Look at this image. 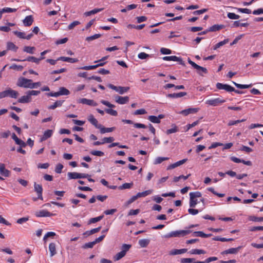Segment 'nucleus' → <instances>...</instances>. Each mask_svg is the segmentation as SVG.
Returning a JSON list of instances; mask_svg holds the SVG:
<instances>
[{
    "label": "nucleus",
    "mask_w": 263,
    "mask_h": 263,
    "mask_svg": "<svg viewBox=\"0 0 263 263\" xmlns=\"http://www.w3.org/2000/svg\"><path fill=\"white\" fill-rule=\"evenodd\" d=\"M192 232L191 230H179L172 231L167 234H166L164 237L165 238H168L171 237H180L185 236L187 234H189Z\"/></svg>",
    "instance_id": "f257e3e1"
},
{
    "label": "nucleus",
    "mask_w": 263,
    "mask_h": 263,
    "mask_svg": "<svg viewBox=\"0 0 263 263\" xmlns=\"http://www.w3.org/2000/svg\"><path fill=\"white\" fill-rule=\"evenodd\" d=\"M31 82L32 80L31 79L21 77L18 79L16 85L20 87L30 88Z\"/></svg>",
    "instance_id": "f03ea898"
},
{
    "label": "nucleus",
    "mask_w": 263,
    "mask_h": 263,
    "mask_svg": "<svg viewBox=\"0 0 263 263\" xmlns=\"http://www.w3.org/2000/svg\"><path fill=\"white\" fill-rule=\"evenodd\" d=\"M101 103L103 104L104 105H106V106L110 108L108 109H105V111L106 113L113 116H117L118 115V112L116 110H114L111 109L112 108H115V105L114 104H111L109 102L102 100L101 101Z\"/></svg>",
    "instance_id": "7ed1b4c3"
},
{
    "label": "nucleus",
    "mask_w": 263,
    "mask_h": 263,
    "mask_svg": "<svg viewBox=\"0 0 263 263\" xmlns=\"http://www.w3.org/2000/svg\"><path fill=\"white\" fill-rule=\"evenodd\" d=\"M68 179H76L88 178L90 175L88 174L79 173L77 172H69L67 174Z\"/></svg>",
    "instance_id": "20e7f679"
},
{
    "label": "nucleus",
    "mask_w": 263,
    "mask_h": 263,
    "mask_svg": "<svg viewBox=\"0 0 263 263\" xmlns=\"http://www.w3.org/2000/svg\"><path fill=\"white\" fill-rule=\"evenodd\" d=\"M187 61L189 63L191 64L194 69H196L197 70V72L199 75H202V74L200 72V71L204 73H208V70L206 69V68L197 65L195 62L191 61L190 58H188Z\"/></svg>",
    "instance_id": "39448f33"
},
{
    "label": "nucleus",
    "mask_w": 263,
    "mask_h": 263,
    "mask_svg": "<svg viewBox=\"0 0 263 263\" xmlns=\"http://www.w3.org/2000/svg\"><path fill=\"white\" fill-rule=\"evenodd\" d=\"M108 87L109 88L116 91L117 92H118L120 94H121V95L123 94L125 92H127L129 89V87H122V86L117 87V86H116L111 84H108Z\"/></svg>",
    "instance_id": "423d86ee"
},
{
    "label": "nucleus",
    "mask_w": 263,
    "mask_h": 263,
    "mask_svg": "<svg viewBox=\"0 0 263 263\" xmlns=\"http://www.w3.org/2000/svg\"><path fill=\"white\" fill-rule=\"evenodd\" d=\"M225 100L221 99L220 98H217L213 99L208 100L206 101V104L213 106H217L220 104L224 103Z\"/></svg>",
    "instance_id": "0eeeda50"
},
{
    "label": "nucleus",
    "mask_w": 263,
    "mask_h": 263,
    "mask_svg": "<svg viewBox=\"0 0 263 263\" xmlns=\"http://www.w3.org/2000/svg\"><path fill=\"white\" fill-rule=\"evenodd\" d=\"M162 59L164 61H173L179 62L180 64L185 66L184 62L182 61V59L179 57H177L175 55L172 56H166L164 57Z\"/></svg>",
    "instance_id": "6e6552de"
},
{
    "label": "nucleus",
    "mask_w": 263,
    "mask_h": 263,
    "mask_svg": "<svg viewBox=\"0 0 263 263\" xmlns=\"http://www.w3.org/2000/svg\"><path fill=\"white\" fill-rule=\"evenodd\" d=\"M216 87L218 89H223L228 92H232V90H234V88L231 86L221 83H217L216 84Z\"/></svg>",
    "instance_id": "1a4fd4ad"
},
{
    "label": "nucleus",
    "mask_w": 263,
    "mask_h": 263,
    "mask_svg": "<svg viewBox=\"0 0 263 263\" xmlns=\"http://www.w3.org/2000/svg\"><path fill=\"white\" fill-rule=\"evenodd\" d=\"M34 191L36 192L37 194V199L43 200V197H42V192H43V188L41 185L36 184L35 182L34 184ZM34 201H36L37 200V198H34Z\"/></svg>",
    "instance_id": "9d476101"
},
{
    "label": "nucleus",
    "mask_w": 263,
    "mask_h": 263,
    "mask_svg": "<svg viewBox=\"0 0 263 263\" xmlns=\"http://www.w3.org/2000/svg\"><path fill=\"white\" fill-rule=\"evenodd\" d=\"M35 215L37 217H51L53 216V214L47 210H40L39 211H36L35 213Z\"/></svg>",
    "instance_id": "9b49d317"
},
{
    "label": "nucleus",
    "mask_w": 263,
    "mask_h": 263,
    "mask_svg": "<svg viewBox=\"0 0 263 263\" xmlns=\"http://www.w3.org/2000/svg\"><path fill=\"white\" fill-rule=\"evenodd\" d=\"M115 100L119 104H125L129 101V97L128 96L121 97L116 95L115 96Z\"/></svg>",
    "instance_id": "f8f14e48"
},
{
    "label": "nucleus",
    "mask_w": 263,
    "mask_h": 263,
    "mask_svg": "<svg viewBox=\"0 0 263 263\" xmlns=\"http://www.w3.org/2000/svg\"><path fill=\"white\" fill-rule=\"evenodd\" d=\"M78 102L92 106H96L98 105V103L94 101L93 100L87 99L86 98L80 99Z\"/></svg>",
    "instance_id": "ddd939ff"
},
{
    "label": "nucleus",
    "mask_w": 263,
    "mask_h": 263,
    "mask_svg": "<svg viewBox=\"0 0 263 263\" xmlns=\"http://www.w3.org/2000/svg\"><path fill=\"white\" fill-rule=\"evenodd\" d=\"M5 92L6 94V97H9L12 98L16 99L17 98L19 95L17 91L13 90L11 88L5 90Z\"/></svg>",
    "instance_id": "4468645a"
},
{
    "label": "nucleus",
    "mask_w": 263,
    "mask_h": 263,
    "mask_svg": "<svg viewBox=\"0 0 263 263\" xmlns=\"http://www.w3.org/2000/svg\"><path fill=\"white\" fill-rule=\"evenodd\" d=\"M122 122L126 124H134V127L138 128H146L147 127L145 125L142 123H134L133 121L130 120L123 119Z\"/></svg>",
    "instance_id": "2eb2a0df"
},
{
    "label": "nucleus",
    "mask_w": 263,
    "mask_h": 263,
    "mask_svg": "<svg viewBox=\"0 0 263 263\" xmlns=\"http://www.w3.org/2000/svg\"><path fill=\"white\" fill-rule=\"evenodd\" d=\"M164 116L162 114L159 115L158 117L155 116H149L148 117V119L154 123H160V119H163Z\"/></svg>",
    "instance_id": "dca6fc26"
},
{
    "label": "nucleus",
    "mask_w": 263,
    "mask_h": 263,
    "mask_svg": "<svg viewBox=\"0 0 263 263\" xmlns=\"http://www.w3.org/2000/svg\"><path fill=\"white\" fill-rule=\"evenodd\" d=\"M198 108H189L184 110H182L180 112V114L184 116H187L191 114H195L199 110Z\"/></svg>",
    "instance_id": "f3484780"
},
{
    "label": "nucleus",
    "mask_w": 263,
    "mask_h": 263,
    "mask_svg": "<svg viewBox=\"0 0 263 263\" xmlns=\"http://www.w3.org/2000/svg\"><path fill=\"white\" fill-rule=\"evenodd\" d=\"M27 95L19 98L17 102L20 103H28L31 101L32 98L27 92Z\"/></svg>",
    "instance_id": "a211bd4d"
},
{
    "label": "nucleus",
    "mask_w": 263,
    "mask_h": 263,
    "mask_svg": "<svg viewBox=\"0 0 263 263\" xmlns=\"http://www.w3.org/2000/svg\"><path fill=\"white\" fill-rule=\"evenodd\" d=\"M187 160V159H183L181 160L177 161L173 164H172L167 166V170H171L175 168L176 167H178L184 163H185Z\"/></svg>",
    "instance_id": "6ab92c4d"
},
{
    "label": "nucleus",
    "mask_w": 263,
    "mask_h": 263,
    "mask_svg": "<svg viewBox=\"0 0 263 263\" xmlns=\"http://www.w3.org/2000/svg\"><path fill=\"white\" fill-rule=\"evenodd\" d=\"M10 171L5 168V164L0 163V174L5 177H9L10 175Z\"/></svg>",
    "instance_id": "aec40b11"
},
{
    "label": "nucleus",
    "mask_w": 263,
    "mask_h": 263,
    "mask_svg": "<svg viewBox=\"0 0 263 263\" xmlns=\"http://www.w3.org/2000/svg\"><path fill=\"white\" fill-rule=\"evenodd\" d=\"M45 58L44 57H41L40 58H36L34 57L29 56L25 59H23L22 61L32 62L36 64H39L40 61L42 60H43Z\"/></svg>",
    "instance_id": "412c9836"
},
{
    "label": "nucleus",
    "mask_w": 263,
    "mask_h": 263,
    "mask_svg": "<svg viewBox=\"0 0 263 263\" xmlns=\"http://www.w3.org/2000/svg\"><path fill=\"white\" fill-rule=\"evenodd\" d=\"M98 129H100V133L101 134H104L106 133H110L113 132L115 129V127H105L103 126L101 124H99Z\"/></svg>",
    "instance_id": "4be33fe9"
},
{
    "label": "nucleus",
    "mask_w": 263,
    "mask_h": 263,
    "mask_svg": "<svg viewBox=\"0 0 263 263\" xmlns=\"http://www.w3.org/2000/svg\"><path fill=\"white\" fill-rule=\"evenodd\" d=\"M241 248V247H238L236 248H230L228 250H224L222 252V254H235L238 253L239 249Z\"/></svg>",
    "instance_id": "5701e85b"
},
{
    "label": "nucleus",
    "mask_w": 263,
    "mask_h": 263,
    "mask_svg": "<svg viewBox=\"0 0 263 263\" xmlns=\"http://www.w3.org/2000/svg\"><path fill=\"white\" fill-rule=\"evenodd\" d=\"M57 60H61L62 61L67 62L71 63H74L78 62V60L77 59L65 57H60L57 59Z\"/></svg>",
    "instance_id": "b1692460"
},
{
    "label": "nucleus",
    "mask_w": 263,
    "mask_h": 263,
    "mask_svg": "<svg viewBox=\"0 0 263 263\" xmlns=\"http://www.w3.org/2000/svg\"><path fill=\"white\" fill-rule=\"evenodd\" d=\"M23 24L25 26H30L33 22V18L32 15L27 16L23 20Z\"/></svg>",
    "instance_id": "393cba45"
},
{
    "label": "nucleus",
    "mask_w": 263,
    "mask_h": 263,
    "mask_svg": "<svg viewBox=\"0 0 263 263\" xmlns=\"http://www.w3.org/2000/svg\"><path fill=\"white\" fill-rule=\"evenodd\" d=\"M186 95L187 93L185 92H180L179 93H169L166 96L169 98H177L185 96Z\"/></svg>",
    "instance_id": "a878e982"
},
{
    "label": "nucleus",
    "mask_w": 263,
    "mask_h": 263,
    "mask_svg": "<svg viewBox=\"0 0 263 263\" xmlns=\"http://www.w3.org/2000/svg\"><path fill=\"white\" fill-rule=\"evenodd\" d=\"M186 249H173L170 252L169 254L170 255H176L178 254H181L185 253L187 251Z\"/></svg>",
    "instance_id": "bb28decb"
},
{
    "label": "nucleus",
    "mask_w": 263,
    "mask_h": 263,
    "mask_svg": "<svg viewBox=\"0 0 263 263\" xmlns=\"http://www.w3.org/2000/svg\"><path fill=\"white\" fill-rule=\"evenodd\" d=\"M224 27V26L223 25L215 24L210 27L209 28V31H210V32H215L216 31H218L220 29H222Z\"/></svg>",
    "instance_id": "cd10ccee"
},
{
    "label": "nucleus",
    "mask_w": 263,
    "mask_h": 263,
    "mask_svg": "<svg viewBox=\"0 0 263 263\" xmlns=\"http://www.w3.org/2000/svg\"><path fill=\"white\" fill-rule=\"evenodd\" d=\"M52 133L53 131L52 130L48 129L46 130L44 132L43 137L41 138V141H43L50 138L52 136Z\"/></svg>",
    "instance_id": "c85d7f7f"
},
{
    "label": "nucleus",
    "mask_w": 263,
    "mask_h": 263,
    "mask_svg": "<svg viewBox=\"0 0 263 263\" xmlns=\"http://www.w3.org/2000/svg\"><path fill=\"white\" fill-rule=\"evenodd\" d=\"M55 246V244L53 242L50 243L49 245V250L51 257H52L57 254Z\"/></svg>",
    "instance_id": "c756f323"
},
{
    "label": "nucleus",
    "mask_w": 263,
    "mask_h": 263,
    "mask_svg": "<svg viewBox=\"0 0 263 263\" xmlns=\"http://www.w3.org/2000/svg\"><path fill=\"white\" fill-rule=\"evenodd\" d=\"M88 121L93 125L97 128H98L99 124H98V122L97 120L95 118L94 116L92 115H90L88 118Z\"/></svg>",
    "instance_id": "7c9ffc66"
},
{
    "label": "nucleus",
    "mask_w": 263,
    "mask_h": 263,
    "mask_svg": "<svg viewBox=\"0 0 263 263\" xmlns=\"http://www.w3.org/2000/svg\"><path fill=\"white\" fill-rule=\"evenodd\" d=\"M18 49V47L16 46L14 43L12 42H8L7 44V50H12L14 52H16Z\"/></svg>",
    "instance_id": "2f4dec72"
},
{
    "label": "nucleus",
    "mask_w": 263,
    "mask_h": 263,
    "mask_svg": "<svg viewBox=\"0 0 263 263\" xmlns=\"http://www.w3.org/2000/svg\"><path fill=\"white\" fill-rule=\"evenodd\" d=\"M101 229V227H99L98 228L92 229L90 231H86L85 232H84L83 233V235H86V236L91 235L92 234H93L95 233H96L99 232L100 231Z\"/></svg>",
    "instance_id": "473e14b6"
},
{
    "label": "nucleus",
    "mask_w": 263,
    "mask_h": 263,
    "mask_svg": "<svg viewBox=\"0 0 263 263\" xmlns=\"http://www.w3.org/2000/svg\"><path fill=\"white\" fill-rule=\"evenodd\" d=\"M64 102V100H59L57 101L54 103L53 104L50 105L48 107L49 109H54L57 107H60L62 105L63 103Z\"/></svg>",
    "instance_id": "72a5a7b5"
},
{
    "label": "nucleus",
    "mask_w": 263,
    "mask_h": 263,
    "mask_svg": "<svg viewBox=\"0 0 263 263\" xmlns=\"http://www.w3.org/2000/svg\"><path fill=\"white\" fill-rule=\"evenodd\" d=\"M103 9H104V8H96V9H93V10H92L91 11L85 12L84 14L86 16H90L91 15L95 14H96L97 13L101 12Z\"/></svg>",
    "instance_id": "f704fd0d"
},
{
    "label": "nucleus",
    "mask_w": 263,
    "mask_h": 263,
    "mask_svg": "<svg viewBox=\"0 0 263 263\" xmlns=\"http://www.w3.org/2000/svg\"><path fill=\"white\" fill-rule=\"evenodd\" d=\"M150 242V240L147 239H142L139 240V245L142 248L146 247Z\"/></svg>",
    "instance_id": "c9c22d12"
},
{
    "label": "nucleus",
    "mask_w": 263,
    "mask_h": 263,
    "mask_svg": "<svg viewBox=\"0 0 263 263\" xmlns=\"http://www.w3.org/2000/svg\"><path fill=\"white\" fill-rule=\"evenodd\" d=\"M189 253L191 254H204L206 253V252L202 249H192L190 252Z\"/></svg>",
    "instance_id": "e433bc0d"
},
{
    "label": "nucleus",
    "mask_w": 263,
    "mask_h": 263,
    "mask_svg": "<svg viewBox=\"0 0 263 263\" xmlns=\"http://www.w3.org/2000/svg\"><path fill=\"white\" fill-rule=\"evenodd\" d=\"M229 42V39H227L224 40L222 41H221L217 44H216L214 46H213V50H216L218 48L220 47L221 46L225 45L226 44L228 43Z\"/></svg>",
    "instance_id": "4c0bfd02"
},
{
    "label": "nucleus",
    "mask_w": 263,
    "mask_h": 263,
    "mask_svg": "<svg viewBox=\"0 0 263 263\" xmlns=\"http://www.w3.org/2000/svg\"><path fill=\"white\" fill-rule=\"evenodd\" d=\"M133 186V183H125L122 185L118 187V189L120 190H125L127 189H130Z\"/></svg>",
    "instance_id": "58836bf2"
},
{
    "label": "nucleus",
    "mask_w": 263,
    "mask_h": 263,
    "mask_svg": "<svg viewBox=\"0 0 263 263\" xmlns=\"http://www.w3.org/2000/svg\"><path fill=\"white\" fill-rule=\"evenodd\" d=\"M35 50L34 47L31 46H25L23 48V51L30 54H33L34 51Z\"/></svg>",
    "instance_id": "ea45409f"
},
{
    "label": "nucleus",
    "mask_w": 263,
    "mask_h": 263,
    "mask_svg": "<svg viewBox=\"0 0 263 263\" xmlns=\"http://www.w3.org/2000/svg\"><path fill=\"white\" fill-rule=\"evenodd\" d=\"M104 217V215H100L98 217L90 218L89 220V224L95 223L102 220Z\"/></svg>",
    "instance_id": "a19ab883"
},
{
    "label": "nucleus",
    "mask_w": 263,
    "mask_h": 263,
    "mask_svg": "<svg viewBox=\"0 0 263 263\" xmlns=\"http://www.w3.org/2000/svg\"><path fill=\"white\" fill-rule=\"evenodd\" d=\"M59 91L60 92V96L68 95L70 94V91L69 90L64 87H60Z\"/></svg>",
    "instance_id": "79ce46f5"
},
{
    "label": "nucleus",
    "mask_w": 263,
    "mask_h": 263,
    "mask_svg": "<svg viewBox=\"0 0 263 263\" xmlns=\"http://www.w3.org/2000/svg\"><path fill=\"white\" fill-rule=\"evenodd\" d=\"M169 158L168 157H158L155 159L154 163L155 164H160L163 161L167 160Z\"/></svg>",
    "instance_id": "37998d69"
},
{
    "label": "nucleus",
    "mask_w": 263,
    "mask_h": 263,
    "mask_svg": "<svg viewBox=\"0 0 263 263\" xmlns=\"http://www.w3.org/2000/svg\"><path fill=\"white\" fill-rule=\"evenodd\" d=\"M145 25V24H141L139 25H135L133 24H129L127 26V28H135L137 30H141L144 27Z\"/></svg>",
    "instance_id": "c03bdc74"
},
{
    "label": "nucleus",
    "mask_w": 263,
    "mask_h": 263,
    "mask_svg": "<svg viewBox=\"0 0 263 263\" xmlns=\"http://www.w3.org/2000/svg\"><path fill=\"white\" fill-rule=\"evenodd\" d=\"M233 84L235 85V86L239 88V89H246V88H250L252 86V84H249V85H243V84H238V83H236L234 82H233Z\"/></svg>",
    "instance_id": "a18cd8bd"
},
{
    "label": "nucleus",
    "mask_w": 263,
    "mask_h": 263,
    "mask_svg": "<svg viewBox=\"0 0 263 263\" xmlns=\"http://www.w3.org/2000/svg\"><path fill=\"white\" fill-rule=\"evenodd\" d=\"M152 192V190H147V191H145L143 192H139L138 193L137 195V196L138 197V198L139 197H145V196H146L149 194H151Z\"/></svg>",
    "instance_id": "49530a36"
},
{
    "label": "nucleus",
    "mask_w": 263,
    "mask_h": 263,
    "mask_svg": "<svg viewBox=\"0 0 263 263\" xmlns=\"http://www.w3.org/2000/svg\"><path fill=\"white\" fill-rule=\"evenodd\" d=\"M126 254L122 251H120V252L118 253L114 257V259L115 260H119L120 259H121L122 257H123Z\"/></svg>",
    "instance_id": "de8ad7c7"
},
{
    "label": "nucleus",
    "mask_w": 263,
    "mask_h": 263,
    "mask_svg": "<svg viewBox=\"0 0 263 263\" xmlns=\"http://www.w3.org/2000/svg\"><path fill=\"white\" fill-rule=\"evenodd\" d=\"M245 121H246V119H243L242 120H235V121L231 120L228 122V125L229 126H232L234 125H236L239 123L244 122Z\"/></svg>",
    "instance_id": "09e8293b"
},
{
    "label": "nucleus",
    "mask_w": 263,
    "mask_h": 263,
    "mask_svg": "<svg viewBox=\"0 0 263 263\" xmlns=\"http://www.w3.org/2000/svg\"><path fill=\"white\" fill-rule=\"evenodd\" d=\"M101 36V34H94L93 35L87 37L86 38V41H87L88 42H90V41H91L94 40L95 39H98V38H99Z\"/></svg>",
    "instance_id": "8fccbe9b"
},
{
    "label": "nucleus",
    "mask_w": 263,
    "mask_h": 263,
    "mask_svg": "<svg viewBox=\"0 0 263 263\" xmlns=\"http://www.w3.org/2000/svg\"><path fill=\"white\" fill-rule=\"evenodd\" d=\"M131 247V245L123 244L121 247V251L123 252L126 254V252L130 249Z\"/></svg>",
    "instance_id": "3c124183"
},
{
    "label": "nucleus",
    "mask_w": 263,
    "mask_h": 263,
    "mask_svg": "<svg viewBox=\"0 0 263 263\" xmlns=\"http://www.w3.org/2000/svg\"><path fill=\"white\" fill-rule=\"evenodd\" d=\"M228 17L231 20H237L239 18L240 16L234 13L229 12L227 14Z\"/></svg>",
    "instance_id": "603ef678"
},
{
    "label": "nucleus",
    "mask_w": 263,
    "mask_h": 263,
    "mask_svg": "<svg viewBox=\"0 0 263 263\" xmlns=\"http://www.w3.org/2000/svg\"><path fill=\"white\" fill-rule=\"evenodd\" d=\"M190 176V174H189L187 176H184V175H182L178 177H175L174 178V181L175 182H177L179 181V180L180 179H183L184 180H186Z\"/></svg>",
    "instance_id": "864d4df0"
},
{
    "label": "nucleus",
    "mask_w": 263,
    "mask_h": 263,
    "mask_svg": "<svg viewBox=\"0 0 263 263\" xmlns=\"http://www.w3.org/2000/svg\"><path fill=\"white\" fill-rule=\"evenodd\" d=\"M13 33L20 39H25L26 35L24 32H19L18 31H13Z\"/></svg>",
    "instance_id": "5fc2aeb1"
},
{
    "label": "nucleus",
    "mask_w": 263,
    "mask_h": 263,
    "mask_svg": "<svg viewBox=\"0 0 263 263\" xmlns=\"http://www.w3.org/2000/svg\"><path fill=\"white\" fill-rule=\"evenodd\" d=\"M90 154L93 155V156H97L101 157L104 156V154L103 152L100 151H91L90 152Z\"/></svg>",
    "instance_id": "6e6d98bb"
},
{
    "label": "nucleus",
    "mask_w": 263,
    "mask_h": 263,
    "mask_svg": "<svg viewBox=\"0 0 263 263\" xmlns=\"http://www.w3.org/2000/svg\"><path fill=\"white\" fill-rule=\"evenodd\" d=\"M96 244L94 241L89 242L85 243L82 246V248H83V249L92 248Z\"/></svg>",
    "instance_id": "4d7b16f0"
},
{
    "label": "nucleus",
    "mask_w": 263,
    "mask_h": 263,
    "mask_svg": "<svg viewBox=\"0 0 263 263\" xmlns=\"http://www.w3.org/2000/svg\"><path fill=\"white\" fill-rule=\"evenodd\" d=\"M3 13H12L16 11V9L11 8H4L2 9Z\"/></svg>",
    "instance_id": "13d9d810"
},
{
    "label": "nucleus",
    "mask_w": 263,
    "mask_h": 263,
    "mask_svg": "<svg viewBox=\"0 0 263 263\" xmlns=\"http://www.w3.org/2000/svg\"><path fill=\"white\" fill-rule=\"evenodd\" d=\"M178 131V128L176 125H174V127L171 129H168L166 131V133L167 135L176 133Z\"/></svg>",
    "instance_id": "bf43d9fd"
},
{
    "label": "nucleus",
    "mask_w": 263,
    "mask_h": 263,
    "mask_svg": "<svg viewBox=\"0 0 263 263\" xmlns=\"http://www.w3.org/2000/svg\"><path fill=\"white\" fill-rule=\"evenodd\" d=\"M198 201L195 198L190 197V207L194 208L197 204Z\"/></svg>",
    "instance_id": "052dcab7"
},
{
    "label": "nucleus",
    "mask_w": 263,
    "mask_h": 263,
    "mask_svg": "<svg viewBox=\"0 0 263 263\" xmlns=\"http://www.w3.org/2000/svg\"><path fill=\"white\" fill-rule=\"evenodd\" d=\"M80 24V22L79 21H75L74 22H73L72 23H71V24H70L68 26V29L69 30H71L75 26L78 25Z\"/></svg>",
    "instance_id": "680f3d73"
},
{
    "label": "nucleus",
    "mask_w": 263,
    "mask_h": 263,
    "mask_svg": "<svg viewBox=\"0 0 263 263\" xmlns=\"http://www.w3.org/2000/svg\"><path fill=\"white\" fill-rule=\"evenodd\" d=\"M114 140V138L112 137H105L102 139L103 144L105 143H111Z\"/></svg>",
    "instance_id": "e2e57ef3"
},
{
    "label": "nucleus",
    "mask_w": 263,
    "mask_h": 263,
    "mask_svg": "<svg viewBox=\"0 0 263 263\" xmlns=\"http://www.w3.org/2000/svg\"><path fill=\"white\" fill-rule=\"evenodd\" d=\"M55 233L54 232H47L44 236V238H43V240L44 241H46V239L48 238V237H53L54 236H55Z\"/></svg>",
    "instance_id": "0e129e2a"
},
{
    "label": "nucleus",
    "mask_w": 263,
    "mask_h": 263,
    "mask_svg": "<svg viewBox=\"0 0 263 263\" xmlns=\"http://www.w3.org/2000/svg\"><path fill=\"white\" fill-rule=\"evenodd\" d=\"M63 168V165L61 163H59L55 167V172L58 174H61L62 173V170Z\"/></svg>",
    "instance_id": "69168bd1"
},
{
    "label": "nucleus",
    "mask_w": 263,
    "mask_h": 263,
    "mask_svg": "<svg viewBox=\"0 0 263 263\" xmlns=\"http://www.w3.org/2000/svg\"><path fill=\"white\" fill-rule=\"evenodd\" d=\"M190 196L194 198L197 197H200L201 196V193L199 192H191L190 193Z\"/></svg>",
    "instance_id": "338daca9"
},
{
    "label": "nucleus",
    "mask_w": 263,
    "mask_h": 263,
    "mask_svg": "<svg viewBox=\"0 0 263 263\" xmlns=\"http://www.w3.org/2000/svg\"><path fill=\"white\" fill-rule=\"evenodd\" d=\"M149 57V55L145 52H140L138 55V58L142 60L145 59Z\"/></svg>",
    "instance_id": "774afa93"
}]
</instances>
